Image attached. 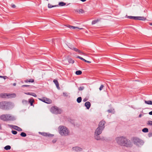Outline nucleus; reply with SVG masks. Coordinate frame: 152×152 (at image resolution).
Returning a JSON list of instances; mask_svg holds the SVG:
<instances>
[{"label":"nucleus","instance_id":"f257e3e1","mask_svg":"<svg viewBox=\"0 0 152 152\" xmlns=\"http://www.w3.org/2000/svg\"><path fill=\"white\" fill-rule=\"evenodd\" d=\"M116 140L118 144L122 146L130 147L132 146L131 141L123 137L116 138Z\"/></svg>","mask_w":152,"mask_h":152},{"label":"nucleus","instance_id":"f03ea898","mask_svg":"<svg viewBox=\"0 0 152 152\" xmlns=\"http://www.w3.org/2000/svg\"><path fill=\"white\" fill-rule=\"evenodd\" d=\"M59 134L62 136H66L69 135V131L68 129L63 126H60L58 127Z\"/></svg>","mask_w":152,"mask_h":152},{"label":"nucleus","instance_id":"7ed1b4c3","mask_svg":"<svg viewBox=\"0 0 152 152\" xmlns=\"http://www.w3.org/2000/svg\"><path fill=\"white\" fill-rule=\"evenodd\" d=\"M0 118L3 121H13L15 120V118L10 114H3L0 116Z\"/></svg>","mask_w":152,"mask_h":152},{"label":"nucleus","instance_id":"20e7f679","mask_svg":"<svg viewBox=\"0 0 152 152\" xmlns=\"http://www.w3.org/2000/svg\"><path fill=\"white\" fill-rule=\"evenodd\" d=\"M133 141L135 145L138 146L142 145L144 143L143 140L137 137L134 138Z\"/></svg>","mask_w":152,"mask_h":152},{"label":"nucleus","instance_id":"39448f33","mask_svg":"<svg viewBox=\"0 0 152 152\" xmlns=\"http://www.w3.org/2000/svg\"><path fill=\"white\" fill-rule=\"evenodd\" d=\"M50 111L52 113L55 114H60L61 112V110L56 106L52 107L50 108Z\"/></svg>","mask_w":152,"mask_h":152},{"label":"nucleus","instance_id":"423d86ee","mask_svg":"<svg viewBox=\"0 0 152 152\" xmlns=\"http://www.w3.org/2000/svg\"><path fill=\"white\" fill-rule=\"evenodd\" d=\"M104 129H103L100 128L98 127L96 130L95 134L97 135H99L100 134H101L102 130H103Z\"/></svg>","mask_w":152,"mask_h":152},{"label":"nucleus","instance_id":"0eeeda50","mask_svg":"<svg viewBox=\"0 0 152 152\" xmlns=\"http://www.w3.org/2000/svg\"><path fill=\"white\" fill-rule=\"evenodd\" d=\"M105 124V122L104 121H101L99 123L98 127L104 129L105 127L104 125Z\"/></svg>","mask_w":152,"mask_h":152},{"label":"nucleus","instance_id":"6e6552de","mask_svg":"<svg viewBox=\"0 0 152 152\" xmlns=\"http://www.w3.org/2000/svg\"><path fill=\"white\" fill-rule=\"evenodd\" d=\"M4 105V108H3V110H7L9 109L10 105V102H5Z\"/></svg>","mask_w":152,"mask_h":152},{"label":"nucleus","instance_id":"1a4fd4ad","mask_svg":"<svg viewBox=\"0 0 152 152\" xmlns=\"http://www.w3.org/2000/svg\"><path fill=\"white\" fill-rule=\"evenodd\" d=\"M39 134H41V135H42V136H44L45 137H52L53 136V135H52L51 134H48V133H45V132H39Z\"/></svg>","mask_w":152,"mask_h":152},{"label":"nucleus","instance_id":"9d476101","mask_svg":"<svg viewBox=\"0 0 152 152\" xmlns=\"http://www.w3.org/2000/svg\"><path fill=\"white\" fill-rule=\"evenodd\" d=\"M16 96V95L15 94H7V98H15Z\"/></svg>","mask_w":152,"mask_h":152},{"label":"nucleus","instance_id":"9b49d317","mask_svg":"<svg viewBox=\"0 0 152 152\" xmlns=\"http://www.w3.org/2000/svg\"><path fill=\"white\" fill-rule=\"evenodd\" d=\"M72 149L77 151H82V149L78 147H75L72 148Z\"/></svg>","mask_w":152,"mask_h":152},{"label":"nucleus","instance_id":"f8f14e48","mask_svg":"<svg viewBox=\"0 0 152 152\" xmlns=\"http://www.w3.org/2000/svg\"><path fill=\"white\" fill-rule=\"evenodd\" d=\"M12 127L14 129L18 131H22V129L17 126L13 125Z\"/></svg>","mask_w":152,"mask_h":152},{"label":"nucleus","instance_id":"ddd939ff","mask_svg":"<svg viewBox=\"0 0 152 152\" xmlns=\"http://www.w3.org/2000/svg\"><path fill=\"white\" fill-rule=\"evenodd\" d=\"M85 106L88 109H89L91 106V103L89 102H87L85 104Z\"/></svg>","mask_w":152,"mask_h":152},{"label":"nucleus","instance_id":"4468645a","mask_svg":"<svg viewBox=\"0 0 152 152\" xmlns=\"http://www.w3.org/2000/svg\"><path fill=\"white\" fill-rule=\"evenodd\" d=\"M34 102V100L32 98H31L28 99V102L30 104L31 106L33 105V103Z\"/></svg>","mask_w":152,"mask_h":152},{"label":"nucleus","instance_id":"2eb2a0df","mask_svg":"<svg viewBox=\"0 0 152 152\" xmlns=\"http://www.w3.org/2000/svg\"><path fill=\"white\" fill-rule=\"evenodd\" d=\"M0 97L3 98H7V94L2 93L0 94Z\"/></svg>","mask_w":152,"mask_h":152},{"label":"nucleus","instance_id":"dca6fc26","mask_svg":"<svg viewBox=\"0 0 152 152\" xmlns=\"http://www.w3.org/2000/svg\"><path fill=\"white\" fill-rule=\"evenodd\" d=\"M146 19V18L144 17H137V20H145Z\"/></svg>","mask_w":152,"mask_h":152},{"label":"nucleus","instance_id":"f3484780","mask_svg":"<svg viewBox=\"0 0 152 152\" xmlns=\"http://www.w3.org/2000/svg\"><path fill=\"white\" fill-rule=\"evenodd\" d=\"M5 102H0V108H1L2 109H3V108H4V106Z\"/></svg>","mask_w":152,"mask_h":152},{"label":"nucleus","instance_id":"a211bd4d","mask_svg":"<svg viewBox=\"0 0 152 152\" xmlns=\"http://www.w3.org/2000/svg\"><path fill=\"white\" fill-rule=\"evenodd\" d=\"M53 82H54V83L56 85L57 88H59V83H58L57 80H53Z\"/></svg>","mask_w":152,"mask_h":152},{"label":"nucleus","instance_id":"6ab92c4d","mask_svg":"<svg viewBox=\"0 0 152 152\" xmlns=\"http://www.w3.org/2000/svg\"><path fill=\"white\" fill-rule=\"evenodd\" d=\"M34 82V80L33 79H31L29 80H24V82L26 83L28 82L33 83Z\"/></svg>","mask_w":152,"mask_h":152},{"label":"nucleus","instance_id":"aec40b11","mask_svg":"<svg viewBox=\"0 0 152 152\" xmlns=\"http://www.w3.org/2000/svg\"><path fill=\"white\" fill-rule=\"evenodd\" d=\"M101 19H97L96 20H93L92 22V24L94 25L97 23V22H99L100 20Z\"/></svg>","mask_w":152,"mask_h":152},{"label":"nucleus","instance_id":"412c9836","mask_svg":"<svg viewBox=\"0 0 152 152\" xmlns=\"http://www.w3.org/2000/svg\"><path fill=\"white\" fill-rule=\"evenodd\" d=\"M46 99H45V103H48V104H50L51 103L52 101L49 99H48L46 98Z\"/></svg>","mask_w":152,"mask_h":152},{"label":"nucleus","instance_id":"4be33fe9","mask_svg":"<svg viewBox=\"0 0 152 152\" xmlns=\"http://www.w3.org/2000/svg\"><path fill=\"white\" fill-rule=\"evenodd\" d=\"M127 18H128L134 20H137V17L135 16H128Z\"/></svg>","mask_w":152,"mask_h":152},{"label":"nucleus","instance_id":"5701e85b","mask_svg":"<svg viewBox=\"0 0 152 152\" xmlns=\"http://www.w3.org/2000/svg\"><path fill=\"white\" fill-rule=\"evenodd\" d=\"M145 104H147L152 105V102L150 100H145Z\"/></svg>","mask_w":152,"mask_h":152},{"label":"nucleus","instance_id":"b1692460","mask_svg":"<svg viewBox=\"0 0 152 152\" xmlns=\"http://www.w3.org/2000/svg\"><path fill=\"white\" fill-rule=\"evenodd\" d=\"M11 148V147L10 145H7L5 146L4 148L6 150H10Z\"/></svg>","mask_w":152,"mask_h":152},{"label":"nucleus","instance_id":"393cba45","mask_svg":"<svg viewBox=\"0 0 152 152\" xmlns=\"http://www.w3.org/2000/svg\"><path fill=\"white\" fill-rule=\"evenodd\" d=\"M68 61L69 63L73 64L74 63V61L71 58L68 59Z\"/></svg>","mask_w":152,"mask_h":152},{"label":"nucleus","instance_id":"a878e982","mask_svg":"<svg viewBox=\"0 0 152 152\" xmlns=\"http://www.w3.org/2000/svg\"><path fill=\"white\" fill-rule=\"evenodd\" d=\"M142 131L145 133L148 132V129L147 128H144L142 129Z\"/></svg>","mask_w":152,"mask_h":152},{"label":"nucleus","instance_id":"bb28decb","mask_svg":"<svg viewBox=\"0 0 152 152\" xmlns=\"http://www.w3.org/2000/svg\"><path fill=\"white\" fill-rule=\"evenodd\" d=\"M58 4L61 6H63L66 5V4L63 2H61L59 3Z\"/></svg>","mask_w":152,"mask_h":152},{"label":"nucleus","instance_id":"cd10ccee","mask_svg":"<svg viewBox=\"0 0 152 152\" xmlns=\"http://www.w3.org/2000/svg\"><path fill=\"white\" fill-rule=\"evenodd\" d=\"M82 73L81 71L78 70L75 72V74L77 75H80Z\"/></svg>","mask_w":152,"mask_h":152},{"label":"nucleus","instance_id":"c85d7f7f","mask_svg":"<svg viewBox=\"0 0 152 152\" xmlns=\"http://www.w3.org/2000/svg\"><path fill=\"white\" fill-rule=\"evenodd\" d=\"M82 101V98L81 97H78L77 100V102L78 103H80Z\"/></svg>","mask_w":152,"mask_h":152},{"label":"nucleus","instance_id":"c756f323","mask_svg":"<svg viewBox=\"0 0 152 152\" xmlns=\"http://www.w3.org/2000/svg\"><path fill=\"white\" fill-rule=\"evenodd\" d=\"M56 5H52L50 4H48V7L49 8H51L53 7H56Z\"/></svg>","mask_w":152,"mask_h":152},{"label":"nucleus","instance_id":"7c9ffc66","mask_svg":"<svg viewBox=\"0 0 152 152\" xmlns=\"http://www.w3.org/2000/svg\"><path fill=\"white\" fill-rule=\"evenodd\" d=\"M20 135L22 137H25L26 136V134L24 132H21Z\"/></svg>","mask_w":152,"mask_h":152},{"label":"nucleus","instance_id":"2f4dec72","mask_svg":"<svg viewBox=\"0 0 152 152\" xmlns=\"http://www.w3.org/2000/svg\"><path fill=\"white\" fill-rule=\"evenodd\" d=\"M22 103L24 104H28V102L27 101L23 99L22 101Z\"/></svg>","mask_w":152,"mask_h":152},{"label":"nucleus","instance_id":"473e14b6","mask_svg":"<svg viewBox=\"0 0 152 152\" xmlns=\"http://www.w3.org/2000/svg\"><path fill=\"white\" fill-rule=\"evenodd\" d=\"M45 99H46L45 97H42V98H39V99L43 102H45Z\"/></svg>","mask_w":152,"mask_h":152},{"label":"nucleus","instance_id":"72a5a7b5","mask_svg":"<svg viewBox=\"0 0 152 152\" xmlns=\"http://www.w3.org/2000/svg\"><path fill=\"white\" fill-rule=\"evenodd\" d=\"M77 58H79L80 59L83 61H84L85 62V61L86 60L85 59H84L82 57H81L80 56H77Z\"/></svg>","mask_w":152,"mask_h":152},{"label":"nucleus","instance_id":"f704fd0d","mask_svg":"<svg viewBox=\"0 0 152 152\" xmlns=\"http://www.w3.org/2000/svg\"><path fill=\"white\" fill-rule=\"evenodd\" d=\"M77 52L80 53V54H83V55H84L85 54L84 53H83L82 52V51H81L80 50L78 49V50H77V51L76 52Z\"/></svg>","mask_w":152,"mask_h":152},{"label":"nucleus","instance_id":"c9c22d12","mask_svg":"<svg viewBox=\"0 0 152 152\" xmlns=\"http://www.w3.org/2000/svg\"><path fill=\"white\" fill-rule=\"evenodd\" d=\"M147 124L148 125H150L152 126V121H149L148 122Z\"/></svg>","mask_w":152,"mask_h":152},{"label":"nucleus","instance_id":"e433bc0d","mask_svg":"<svg viewBox=\"0 0 152 152\" xmlns=\"http://www.w3.org/2000/svg\"><path fill=\"white\" fill-rule=\"evenodd\" d=\"M96 136H95V139H96L97 140H99L100 139V137L99 136V135H97L96 134Z\"/></svg>","mask_w":152,"mask_h":152},{"label":"nucleus","instance_id":"4c0bfd02","mask_svg":"<svg viewBox=\"0 0 152 152\" xmlns=\"http://www.w3.org/2000/svg\"><path fill=\"white\" fill-rule=\"evenodd\" d=\"M84 88L83 86H80L79 88V91H82L84 89Z\"/></svg>","mask_w":152,"mask_h":152},{"label":"nucleus","instance_id":"58836bf2","mask_svg":"<svg viewBox=\"0 0 152 152\" xmlns=\"http://www.w3.org/2000/svg\"><path fill=\"white\" fill-rule=\"evenodd\" d=\"M0 78H4V79L8 78V77L6 76H0Z\"/></svg>","mask_w":152,"mask_h":152},{"label":"nucleus","instance_id":"ea45409f","mask_svg":"<svg viewBox=\"0 0 152 152\" xmlns=\"http://www.w3.org/2000/svg\"><path fill=\"white\" fill-rule=\"evenodd\" d=\"M104 87V86L103 85H101L100 88H99V90L100 91H101Z\"/></svg>","mask_w":152,"mask_h":152},{"label":"nucleus","instance_id":"a19ab883","mask_svg":"<svg viewBox=\"0 0 152 152\" xmlns=\"http://www.w3.org/2000/svg\"><path fill=\"white\" fill-rule=\"evenodd\" d=\"M71 28H72L73 29H75V28H78L80 29H83V28H78V27H75V26H71Z\"/></svg>","mask_w":152,"mask_h":152},{"label":"nucleus","instance_id":"79ce46f5","mask_svg":"<svg viewBox=\"0 0 152 152\" xmlns=\"http://www.w3.org/2000/svg\"><path fill=\"white\" fill-rule=\"evenodd\" d=\"M31 95L32 96L35 97H36L37 96L36 94L35 93H31Z\"/></svg>","mask_w":152,"mask_h":152},{"label":"nucleus","instance_id":"37998d69","mask_svg":"<svg viewBox=\"0 0 152 152\" xmlns=\"http://www.w3.org/2000/svg\"><path fill=\"white\" fill-rule=\"evenodd\" d=\"M12 132L14 134H16L17 133V132L16 131H14V130H12Z\"/></svg>","mask_w":152,"mask_h":152},{"label":"nucleus","instance_id":"c03bdc74","mask_svg":"<svg viewBox=\"0 0 152 152\" xmlns=\"http://www.w3.org/2000/svg\"><path fill=\"white\" fill-rule=\"evenodd\" d=\"M71 49H72V50H74L75 51H76V52L77 51V50L78 49H77V48H71Z\"/></svg>","mask_w":152,"mask_h":152},{"label":"nucleus","instance_id":"a18cd8bd","mask_svg":"<svg viewBox=\"0 0 152 152\" xmlns=\"http://www.w3.org/2000/svg\"><path fill=\"white\" fill-rule=\"evenodd\" d=\"M22 87H31V86H29V85H23L22 86Z\"/></svg>","mask_w":152,"mask_h":152},{"label":"nucleus","instance_id":"49530a36","mask_svg":"<svg viewBox=\"0 0 152 152\" xmlns=\"http://www.w3.org/2000/svg\"><path fill=\"white\" fill-rule=\"evenodd\" d=\"M148 136L149 137H151L152 136V132L149 133L148 134Z\"/></svg>","mask_w":152,"mask_h":152},{"label":"nucleus","instance_id":"de8ad7c7","mask_svg":"<svg viewBox=\"0 0 152 152\" xmlns=\"http://www.w3.org/2000/svg\"><path fill=\"white\" fill-rule=\"evenodd\" d=\"M79 12H81L82 13H83L84 12V10L82 9H80L79 10Z\"/></svg>","mask_w":152,"mask_h":152},{"label":"nucleus","instance_id":"09e8293b","mask_svg":"<svg viewBox=\"0 0 152 152\" xmlns=\"http://www.w3.org/2000/svg\"><path fill=\"white\" fill-rule=\"evenodd\" d=\"M113 110L112 109H110L107 110V112L108 113H112V112Z\"/></svg>","mask_w":152,"mask_h":152},{"label":"nucleus","instance_id":"8fccbe9b","mask_svg":"<svg viewBox=\"0 0 152 152\" xmlns=\"http://www.w3.org/2000/svg\"><path fill=\"white\" fill-rule=\"evenodd\" d=\"M88 99L87 98H85L83 100V101L84 102H85L88 100Z\"/></svg>","mask_w":152,"mask_h":152},{"label":"nucleus","instance_id":"3c124183","mask_svg":"<svg viewBox=\"0 0 152 152\" xmlns=\"http://www.w3.org/2000/svg\"><path fill=\"white\" fill-rule=\"evenodd\" d=\"M12 7L13 8H15L16 7V6L14 4H12Z\"/></svg>","mask_w":152,"mask_h":152},{"label":"nucleus","instance_id":"603ef678","mask_svg":"<svg viewBox=\"0 0 152 152\" xmlns=\"http://www.w3.org/2000/svg\"><path fill=\"white\" fill-rule=\"evenodd\" d=\"M85 62H87V63H91V61H87L86 60L85 61Z\"/></svg>","mask_w":152,"mask_h":152},{"label":"nucleus","instance_id":"864d4df0","mask_svg":"<svg viewBox=\"0 0 152 152\" xmlns=\"http://www.w3.org/2000/svg\"><path fill=\"white\" fill-rule=\"evenodd\" d=\"M25 94L27 95H31V93H25Z\"/></svg>","mask_w":152,"mask_h":152},{"label":"nucleus","instance_id":"5fc2aeb1","mask_svg":"<svg viewBox=\"0 0 152 152\" xmlns=\"http://www.w3.org/2000/svg\"><path fill=\"white\" fill-rule=\"evenodd\" d=\"M149 114L150 115H152V111L149 112Z\"/></svg>","mask_w":152,"mask_h":152},{"label":"nucleus","instance_id":"6e6d98bb","mask_svg":"<svg viewBox=\"0 0 152 152\" xmlns=\"http://www.w3.org/2000/svg\"><path fill=\"white\" fill-rule=\"evenodd\" d=\"M80 0L82 2H85L86 1V0Z\"/></svg>","mask_w":152,"mask_h":152},{"label":"nucleus","instance_id":"4d7b16f0","mask_svg":"<svg viewBox=\"0 0 152 152\" xmlns=\"http://www.w3.org/2000/svg\"><path fill=\"white\" fill-rule=\"evenodd\" d=\"M52 142H53V143H54L55 142H56V140H53Z\"/></svg>","mask_w":152,"mask_h":152},{"label":"nucleus","instance_id":"13d9d810","mask_svg":"<svg viewBox=\"0 0 152 152\" xmlns=\"http://www.w3.org/2000/svg\"><path fill=\"white\" fill-rule=\"evenodd\" d=\"M16 85V84L15 83H14L13 84V85L14 86H15Z\"/></svg>","mask_w":152,"mask_h":152},{"label":"nucleus","instance_id":"bf43d9fd","mask_svg":"<svg viewBox=\"0 0 152 152\" xmlns=\"http://www.w3.org/2000/svg\"><path fill=\"white\" fill-rule=\"evenodd\" d=\"M149 24L150 25L152 26V23H150Z\"/></svg>","mask_w":152,"mask_h":152},{"label":"nucleus","instance_id":"052dcab7","mask_svg":"<svg viewBox=\"0 0 152 152\" xmlns=\"http://www.w3.org/2000/svg\"><path fill=\"white\" fill-rule=\"evenodd\" d=\"M141 114L140 115H139V117H140L141 116Z\"/></svg>","mask_w":152,"mask_h":152},{"label":"nucleus","instance_id":"680f3d73","mask_svg":"<svg viewBox=\"0 0 152 152\" xmlns=\"http://www.w3.org/2000/svg\"><path fill=\"white\" fill-rule=\"evenodd\" d=\"M1 125L0 124V129H1Z\"/></svg>","mask_w":152,"mask_h":152}]
</instances>
